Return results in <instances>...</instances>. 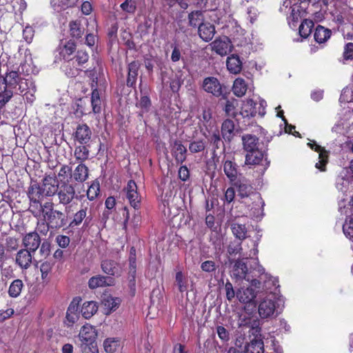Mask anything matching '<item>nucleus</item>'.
Segmentation results:
<instances>
[{"label":"nucleus","instance_id":"obj_53","mask_svg":"<svg viewBox=\"0 0 353 353\" xmlns=\"http://www.w3.org/2000/svg\"><path fill=\"white\" fill-rule=\"evenodd\" d=\"M151 106V101L147 96L141 97L139 102L137 103V107L141 108V113L148 112Z\"/></svg>","mask_w":353,"mask_h":353},{"label":"nucleus","instance_id":"obj_31","mask_svg":"<svg viewBox=\"0 0 353 353\" xmlns=\"http://www.w3.org/2000/svg\"><path fill=\"white\" fill-rule=\"evenodd\" d=\"M264 344L262 339H254L245 347V353H263Z\"/></svg>","mask_w":353,"mask_h":353},{"label":"nucleus","instance_id":"obj_50","mask_svg":"<svg viewBox=\"0 0 353 353\" xmlns=\"http://www.w3.org/2000/svg\"><path fill=\"white\" fill-rule=\"evenodd\" d=\"M200 122L208 130L212 125V112L210 110H203L199 118Z\"/></svg>","mask_w":353,"mask_h":353},{"label":"nucleus","instance_id":"obj_44","mask_svg":"<svg viewBox=\"0 0 353 353\" xmlns=\"http://www.w3.org/2000/svg\"><path fill=\"white\" fill-rule=\"evenodd\" d=\"M72 59H74L75 63L78 66L81 67L88 62L89 59V54L86 51L79 50L77 51V54L72 57Z\"/></svg>","mask_w":353,"mask_h":353},{"label":"nucleus","instance_id":"obj_20","mask_svg":"<svg viewBox=\"0 0 353 353\" xmlns=\"http://www.w3.org/2000/svg\"><path fill=\"white\" fill-rule=\"evenodd\" d=\"M198 33L203 41L208 42L211 41L214 36V26L208 22L200 24L198 28Z\"/></svg>","mask_w":353,"mask_h":353},{"label":"nucleus","instance_id":"obj_7","mask_svg":"<svg viewBox=\"0 0 353 353\" xmlns=\"http://www.w3.org/2000/svg\"><path fill=\"white\" fill-rule=\"evenodd\" d=\"M57 195L59 204L64 206L70 204L77 196L74 187L65 181L60 183Z\"/></svg>","mask_w":353,"mask_h":353},{"label":"nucleus","instance_id":"obj_45","mask_svg":"<svg viewBox=\"0 0 353 353\" xmlns=\"http://www.w3.org/2000/svg\"><path fill=\"white\" fill-rule=\"evenodd\" d=\"M103 304L110 312L115 310L120 304L119 298L108 296L103 300Z\"/></svg>","mask_w":353,"mask_h":353},{"label":"nucleus","instance_id":"obj_63","mask_svg":"<svg viewBox=\"0 0 353 353\" xmlns=\"http://www.w3.org/2000/svg\"><path fill=\"white\" fill-rule=\"evenodd\" d=\"M56 242L62 248H65L68 246L70 240V238L65 235H58L56 237Z\"/></svg>","mask_w":353,"mask_h":353},{"label":"nucleus","instance_id":"obj_30","mask_svg":"<svg viewBox=\"0 0 353 353\" xmlns=\"http://www.w3.org/2000/svg\"><path fill=\"white\" fill-rule=\"evenodd\" d=\"M226 63L228 70L232 73L238 74L242 69V62L239 57L236 54L228 57Z\"/></svg>","mask_w":353,"mask_h":353},{"label":"nucleus","instance_id":"obj_32","mask_svg":"<svg viewBox=\"0 0 353 353\" xmlns=\"http://www.w3.org/2000/svg\"><path fill=\"white\" fill-rule=\"evenodd\" d=\"M98 310V306L95 301H86L83 303L81 308L82 316L85 319L91 318Z\"/></svg>","mask_w":353,"mask_h":353},{"label":"nucleus","instance_id":"obj_25","mask_svg":"<svg viewBox=\"0 0 353 353\" xmlns=\"http://www.w3.org/2000/svg\"><path fill=\"white\" fill-rule=\"evenodd\" d=\"M62 70L65 74L70 78L75 77L79 75L81 70L76 63L74 59H69L65 60L62 65Z\"/></svg>","mask_w":353,"mask_h":353},{"label":"nucleus","instance_id":"obj_8","mask_svg":"<svg viewBox=\"0 0 353 353\" xmlns=\"http://www.w3.org/2000/svg\"><path fill=\"white\" fill-rule=\"evenodd\" d=\"M254 276H258L259 278L260 281H259L260 283L261 281H263V287L268 294L274 293L273 290H276L279 287L277 279L266 274L265 272L264 268L259 264H258L257 267L254 268Z\"/></svg>","mask_w":353,"mask_h":353},{"label":"nucleus","instance_id":"obj_58","mask_svg":"<svg viewBox=\"0 0 353 353\" xmlns=\"http://www.w3.org/2000/svg\"><path fill=\"white\" fill-rule=\"evenodd\" d=\"M40 245L39 254L41 257L46 259L50 253V243L48 241H44Z\"/></svg>","mask_w":353,"mask_h":353},{"label":"nucleus","instance_id":"obj_37","mask_svg":"<svg viewBox=\"0 0 353 353\" xmlns=\"http://www.w3.org/2000/svg\"><path fill=\"white\" fill-rule=\"evenodd\" d=\"M75 43L72 41H68L61 48L60 51V55L63 57L64 60H69V59H72L71 56L75 51Z\"/></svg>","mask_w":353,"mask_h":353},{"label":"nucleus","instance_id":"obj_49","mask_svg":"<svg viewBox=\"0 0 353 353\" xmlns=\"http://www.w3.org/2000/svg\"><path fill=\"white\" fill-rule=\"evenodd\" d=\"M70 31L71 36L77 39L81 38L83 34V30H82L80 24L77 21L70 22Z\"/></svg>","mask_w":353,"mask_h":353},{"label":"nucleus","instance_id":"obj_3","mask_svg":"<svg viewBox=\"0 0 353 353\" xmlns=\"http://www.w3.org/2000/svg\"><path fill=\"white\" fill-rule=\"evenodd\" d=\"M54 203L47 201L40 205V216L48 223L51 229L57 230L64 227L68 222L67 216L59 210L54 209Z\"/></svg>","mask_w":353,"mask_h":353},{"label":"nucleus","instance_id":"obj_21","mask_svg":"<svg viewBox=\"0 0 353 353\" xmlns=\"http://www.w3.org/2000/svg\"><path fill=\"white\" fill-rule=\"evenodd\" d=\"M187 149L181 141H174L172 147V154L176 161L182 163L186 159Z\"/></svg>","mask_w":353,"mask_h":353},{"label":"nucleus","instance_id":"obj_48","mask_svg":"<svg viewBox=\"0 0 353 353\" xmlns=\"http://www.w3.org/2000/svg\"><path fill=\"white\" fill-rule=\"evenodd\" d=\"M120 8L123 12L132 14L137 10V2L135 0H125L121 4Z\"/></svg>","mask_w":353,"mask_h":353},{"label":"nucleus","instance_id":"obj_39","mask_svg":"<svg viewBox=\"0 0 353 353\" xmlns=\"http://www.w3.org/2000/svg\"><path fill=\"white\" fill-rule=\"evenodd\" d=\"M189 24L192 27H199L200 24H203L204 17L203 12L199 10L192 12L188 15Z\"/></svg>","mask_w":353,"mask_h":353},{"label":"nucleus","instance_id":"obj_62","mask_svg":"<svg viewBox=\"0 0 353 353\" xmlns=\"http://www.w3.org/2000/svg\"><path fill=\"white\" fill-rule=\"evenodd\" d=\"M201 268L205 272H212L216 270L215 263L213 261H205L201 263Z\"/></svg>","mask_w":353,"mask_h":353},{"label":"nucleus","instance_id":"obj_42","mask_svg":"<svg viewBox=\"0 0 353 353\" xmlns=\"http://www.w3.org/2000/svg\"><path fill=\"white\" fill-rule=\"evenodd\" d=\"M120 346V341L115 338L106 339L103 342V347L107 353H114Z\"/></svg>","mask_w":353,"mask_h":353},{"label":"nucleus","instance_id":"obj_33","mask_svg":"<svg viewBox=\"0 0 353 353\" xmlns=\"http://www.w3.org/2000/svg\"><path fill=\"white\" fill-rule=\"evenodd\" d=\"M102 271L108 274L114 276L119 272V266L117 263L112 260H103L101 263Z\"/></svg>","mask_w":353,"mask_h":353},{"label":"nucleus","instance_id":"obj_11","mask_svg":"<svg viewBox=\"0 0 353 353\" xmlns=\"http://www.w3.org/2000/svg\"><path fill=\"white\" fill-rule=\"evenodd\" d=\"M212 50L221 56H225L231 52L232 46L227 37L216 39L210 43Z\"/></svg>","mask_w":353,"mask_h":353},{"label":"nucleus","instance_id":"obj_43","mask_svg":"<svg viewBox=\"0 0 353 353\" xmlns=\"http://www.w3.org/2000/svg\"><path fill=\"white\" fill-rule=\"evenodd\" d=\"M206 147V142L203 139H196L190 143L189 150L192 153L203 151Z\"/></svg>","mask_w":353,"mask_h":353},{"label":"nucleus","instance_id":"obj_26","mask_svg":"<svg viewBox=\"0 0 353 353\" xmlns=\"http://www.w3.org/2000/svg\"><path fill=\"white\" fill-rule=\"evenodd\" d=\"M87 210L88 205H85L84 203H82L81 208L74 213L73 219L70 223V226L71 228L79 226L82 223L83 220H85V223H86L88 219V217H87Z\"/></svg>","mask_w":353,"mask_h":353},{"label":"nucleus","instance_id":"obj_2","mask_svg":"<svg viewBox=\"0 0 353 353\" xmlns=\"http://www.w3.org/2000/svg\"><path fill=\"white\" fill-rule=\"evenodd\" d=\"M243 149L246 152L245 164L248 165H262L266 170L270 165L265 150L259 148V138L255 135L246 134L241 138Z\"/></svg>","mask_w":353,"mask_h":353},{"label":"nucleus","instance_id":"obj_9","mask_svg":"<svg viewBox=\"0 0 353 353\" xmlns=\"http://www.w3.org/2000/svg\"><path fill=\"white\" fill-rule=\"evenodd\" d=\"M123 191L130 205L136 210L139 209L141 205V196L137 191L136 183L133 180H130Z\"/></svg>","mask_w":353,"mask_h":353},{"label":"nucleus","instance_id":"obj_52","mask_svg":"<svg viewBox=\"0 0 353 353\" xmlns=\"http://www.w3.org/2000/svg\"><path fill=\"white\" fill-rule=\"evenodd\" d=\"M254 105V102L252 99H248L245 101L242 106V114L243 117H248L249 115H252L254 110L253 106Z\"/></svg>","mask_w":353,"mask_h":353},{"label":"nucleus","instance_id":"obj_64","mask_svg":"<svg viewBox=\"0 0 353 353\" xmlns=\"http://www.w3.org/2000/svg\"><path fill=\"white\" fill-rule=\"evenodd\" d=\"M216 332H217L219 337L223 341H228L229 340V339H230L229 332L224 327L218 326L216 327Z\"/></svg>","mask_w":353,"mask_h":353},{"label":"nucleus","instance_id":"obj_6","mask_svg":"<svg viewBox=\"0 0 353 353\" xmlns=\"http://www.w3.org/2000/svg\"><path fill=\"white\" fill-rule=\"evenodd\" d=\"M42 191V187L37 184L31 185L28 188V196L30 201L29 211L36 218L40 216V205L43 204L41 201L45 196Z\"/></svg>","mask_w":353,"mask_h":353},{"label":"nucleus","instance_id":"obj_59","mask_svg":"<svg viewBox=\"0 0 353 353\" xmlns=\"http://www.w3.org/2000/svg\"><path fill=\"white\" fill-rule=\"evenodd\" d=\"M34 31L31 26H26L23 30V37L25 41L30 43L34 37Z\"/></svg>","mask_w":353,"mask_h":353},{"label":"nucleus","instance_id":"obj_16","mask_svg":"<svg viewBox=\"0 0 353 353\" xmlns=\"http://www.w3.org/2000/svg\"><path fill=\"white\" fill-rule=\"evenodd\" d=\"M41 244V238L36 232H29L23 238V245L26 250L34 253Z\"/></svg>","mask_w":353,"mask_h":353},{"label":"nucleus","instance_id":"obj_17","mask_svg":"<svg viewBox=\"0 0 353 353\" xmlns=\"http://www.w3.org/2000/svg\"><path fill=\"white\" fill-rule=\"evenodd\" d=\"M114 279L110 276L97 275L92 276L88 281V287L94 290L98 288L111 286L114 284Z\"/></svg>","mask_w":353,"mask_h":353},{"label":"nucleus","instance_id":"obj_24","mask_svg":"<svg viewBox=\"0 0 353 353\" xmlns=\"http://www.w3.org/2000/svg\"><path fill=\"white\" fill-rule=\"evenodd\" d=\"M139 67L140 64L138 61H132L128 64V74L126 81V83L128 87H134L135 85Z\"/></svg>","mask_w":353,"mask_h":353},{"label":"nucleus","instance_id":"obj_22","mask_svg":"<svg viewBox=\"0 0 353 353\" xmlns=\"http://www.w3.org/2000/svg\"><path fill=\"white\" fill-rule=\"evenodd\" d=\"M223 169L230 182H234L237 179L238 165L231 160H225L223 163Z\"/></svg>","mask_w":353,"mask_h":353},{"label":"nucleus","instance_id":"obj_4","mask_svg":"<svg viewBox=\"0 0 353 353\" xmlns=\"http://www.w3.org/2000/svg\"><path fill=\"white\" fill-rule=\"evenodd\" d=\"M283 307V301L276 293H268L259 303L258 312L261 319L277 316Z\"/></svg>","mask_w":353,"mask_h":353},{"label":"nucleus","instance_id":"obj_13","mask_svg":"<svg viewBox=\"0 0 353 353\" xmlns=\"http://www.w3.org/2000/svg\"><path fill=\"white\" fill-rule=\"evenodd\" d=\"M59 185L57 183L56 176H46L43 179L42 183V192L44 193L45 196H52L57 193Z\"/></svg>","mask_w":353,"mask_h":353},{"label":"nucleus","instance_id":"obj_56","mask_svg":"<svg viewBox=\"0 0 353 353\" xmlns=\"http://www.w3.org/2000/svg\"><path fill=\"white\" fill-rule=\"evenodd\" d=\"M247 19L249 20L250 24H253L256 20L259 12L256 8L254 7H250L247 9Z\"/></svg>","mask_w":353,"mask_h":353},{"label":"nucleus","instance_id":"obj_46","mask_svg":"<svg viewBox=\"0 0 353 353\" xmlns=\"http://www.w3.org/2000/svg\"><path fill=\"white\" fill-rule=\"evenodd\" d=\"M100 192V185L98 181H94L88 188L87 197L90 201H93Z\"/></svg>","mask_w":353,"mask_h":353},{"label":"nucleus","instance_id":"obj_28","mask_svg":"<svg viewBox=\"0 0 353 353\" xmlns=\"http://www.w3.org/2000/svg\"><path fill=\"white\" fill-rule=\"evenodd\" d=\"M234 123L230 119L225 120L221 126V134L226 141H230L234 135Z\"/></svg>","mask_w":353,"mask_h":353},{"label":"nucleus","instance_id":"obj_60","mask_svg":"<svg viewBox=\"0 0 353 353\" xmlns=\"http://www.w3.org/2000/svg\"><path fill=\"white\" fill-rule=\"evenodd\" d=\"M37 228L38 231L40 232V234L43 235H46L49 230L51 229V227L49 225L47 221H44V219L43 218V220L41 222L39 221L37 223Z\"/></svg>","mask_w":353,"mask_h":353},{"label":"nucleus","instance_id":"obj_36","mask_svg":"<svg viewBox=\"0 0 353 353\" xmlns=\"http://www.w3.org/2000/svg\"><path fill=\"white\" fill-rule=\"evenodd\" d=\"M23 286V283L21 279L14 280L8 289L9 296L12 298L18 297L21 294Z\"/></svg>","mask_w":353,"mask_h":353},{"label":"nucleus","instance_id":"obj_15","mask_svg":"<svg viewBox=\"0 0 353 353\" xmlns=\"http://www.w3.org/2000/svg\"><path fill=\"white\" fill-rule=\"evenodd\" d=\"M307 145L312 150H314V151L319 153V161L316 163L315 167L321 171H325V166L327 163L328 152L324 148L318 145L315 141L308 143Z\"/></svg>","mask_w":353,"mask_h":353},{"label":"nucleus","instance_id":"obj_10","mask_svg":"<svg viewBox=\"0 0 353 353\" xmlns=\"http://www.w3.org/2000/svg\"><path fill=\"white\" fill-rule=\"evenodd\" d=\"M97 333L95 328L89 324L83 325L79 334V338L81 342V345H96L94 343Z\"/></svg>","mask_w":353,"mask_h":353},{"label":"nucleus","instance_id":"obj_14","mask_svg":"<svg viewBox=\"0 0 353 353\" xmlns=\"http://www.w3.org/2000/svg\"><path fill=\"white\" fill-rule=\"evenodd\" d=\"M92 137V131L86 124H80L74 133V140L81 145H87Z\"/></svg>","mask_w":353,"mask_h":353},{"label":"nucleus","instance_id":"obj_29","mask_svg":"<svg viewBox=\"0 0 353 353\" xmlns=\"http://www.w3.org/2000/svg\"><path fill=\"white\" fill-rule=\"evenodd\" d=\"M331 34L330 29L319 25L315 29L314 37L317 43H323L330 38Z\"/></svg>","mask_w":353,"mask_h":353},{"label":"nucleus","instance_id":"obj_55","mask_svg":"<svg viewBox=\"0 0 353 353\" xmlns=\"http://www.w3.org/2000/svg\"><path fill=\"white\" fill-rule=\"evenodd\" d=\"M52 268V263L49 261H44L41 264L40 271L41 272L42 279H45L48 276Z\"/></svg>","mask_w":353,"mask_h":353},{"label":"nucleus","instance_id":"obj_61","mask_svg":"<svg viewBox=\"0 0 353 353\" xmlns=\"http://www.w3.org/2000/svg\"><path fill=\"white\" fill-rule=\"evenodd\" d=\"M343 57L345 60L353 59V43H347L344 47Z\"/></svg>","mask_w":353,"mask_h":353},{"label":"nucleus","instance_id":"obj_23","mask_svg":"<svg viewBox=\"0 0 353 353\" xmlns=\"http://www.w3.org/2000/svg\"><path fill=\"white\" fill-rule=\"evenodd\" d=\"M236 297L243 303H249L254 301L256 293L252 288H241L236 292Z\"/></svg>","mask_w":353,"mask_h":353},{"label":"nucleus","instance_id":"obj_47","mask_svg":"<svg viewBox=\"0 0 353 353\" xmlns=\"http://www.w3.org/2000/svg\"><path fill=\"white\" fill-rule=\"evenodd\" d=\"M175 282L181 292H183L187 290V279L181 271L176 273Z\"/></svg>","mask_w":353,"mask_h":353},{"label":"nucleus","instance_id":"obj_51","mask_svg":"<svg viewBox=\"0 0 353 353\" xmlns=\"http://www.w3.org/2000/svg\"><path fill=\"white\" fill-rule=\"evenodd\" d=\"M343 230L345 235L350 240L353 241V218L347 219L343 225Z\"/></svg>","mask_w":353,"mask_h":353},{"label":"nucleus","instance_id":"obj_12","mask_svg":"<svg viewBox=\"0 0 353 353\" xmlns=\"http://www.w3.org/2000/svg\"><path fill=\"white\" fill-rule=\"evenodd\" d=\"M202 87L205 92L211 93L215 97H218L223 94L222 85L215 77L205 78L203 81Z\"/></svg>","mask_w":353,"mask_h":353},{"label":"nucleus","instance_id":"obj_27","mask_svg":"<svg viewBox=\"0 0 353 353\" xmlns=\"http://www.w3.org/2000/svg\"><path fill=\"white\" fill-rule=\"evenodd\" d=\"M71 176L75 181L81 183L85 181L88 178V168L85 164L80 163L72 172Z\"/></svg>","mask_w":353,"mask_h":353},{"label":"nucleus","instance_id":"obj_1","mask_svg":"<svg viewBox=\"0 0 353 353\" xmlns=\"http://www.w3.org/2000/svg\"><path fill=\"white\" fill-rule=\"evenodd\" d=\"M37 90L32 79H25L17 71H10L5 77H0V108H2L12 97L20 94L25 97L27 102L32 103Z\"/></svg>","mask_w":353,"mask_h":353},{"label":"nucleus","instance_id":"obj_5","mask_svg":"<svg viewBox=\"0 0 353 353\" xmlns=\"http://www.w3.org/2000/svg\"><path fill=\"white\" fill-rule=\"evenodd\" d=\"M254 271L248 272V267L244 259H237L234 261L232 270V276L238 280L245 279L250 283L252 286L256 288H260V282L256 279H254Z\"/></svg>","mask_w":353,"mask_h":353},{"label":"nucleus","instance_id":"obj_38","mask_svg":"<svg viewBox=\"0 0 353 353\" xmlns=\"http://www.w3.org/2000/svg\"><path fill=\"white\" fill-rule=\"evenodd\" d=\"M91 105L93 113L98 114L101 112V100L100 98L99 90L97 88H94L92 90L91 95Z\"/></svg>","mask_w":353,"mask_h":353},{"label":"nucleus","instance_id":"obj_19","mask_svg":"<svg viewBox=\"0 0 353 353\" xmlns=\"http://www.w3.org/2000/svg\"><path fill=\"white\" fill-rule=\"evenodd\" d=\"M32 252L26 250H20L16 255V263L22 269H28L32 263Z\"/></svg>","mask_w":353,"mask_h":353},{"label":"nucleus","instance_id":"obj_54","mask_svg":"<svg viewBox=\"0 0 353 353\" xmlns=\"http://www.w3.org/2000/svg\"><path fill=\"white\" fill-rule=\"evenodd\" d=\"M209 141L210 143L213 145L214 150L216 149H219L220 146L223 144L218 131L213 132Z\"/></svg>","mask_w":353,"mask_h":353},{"label":"nucleus","instance_id":"obj_34","mask_svg":"<svg viewBox=\"0 0 353 353\" xmlns=\"http://www.w3.org/2000/svg\"><path fill=\"white\" fill-rule=\"evenodd\" d=\"M248 89L247 84L244 79L241 78H237L233 83L232 91L238 97H241L246 93Z\"/></svg>","mask_w":353,"mask_h":353},{"label":"nucleus","instance_id":"obj_40","mask_svg":"<svg viewBox=\"0 0 353 353\" xmlns=\"http://www.w3.org/2000/svg\"><path fill=\"white\" fill-rule=\"evenodd\" d=\"M313 27L314 22L312 20L305 19L299 26V34L303 38H307L310 35Z\"/></svg>","mask_w":353,"mask_h":353},{"label":"nucleus","instance_id":"obj_18","mask_svg":"<svg viewBox=\"0 0 353 353\" xmlns=\"http://www.w3.org/2000/svg\"><path fill=\"white\" fill-rule=\"evenodd\" d=\"M238 192L241 198L248 197L253 194V199L255 201H258L259 204H261L262 206L264 205L261 196L259 194H253V188L248 183L241 182L238 185Z\"/></svg>","mask_w":353,"mask_h":353},{"label":"nucleus","instance_id":"obj_57","mask_svg":"<svg viewBox=\"0 0 353 353\" xmlns=\"http://www.w3.org/2000/svg\"><path fill=\"white\" fill-rule=\"evenodd\" d=\"M75 0H52L53 6L64 9L74 4Z\"/></svg>","mask_w":353,"mask_h":353},{"label":"nucleus","instance_id":"obj_41","mask_svg":"<svg viewBox=\"0 0 353 353\" xmlns=\"http://www.w3.org/2000/svg\"><path fill=\"white\" fill-rule=\"evenodd\" d=\"M233 234L239 240H243L247 238V229L245 225L239 223H233L231 225Z\"/></svg>","mask_w":353,"mask_h":353},{"label":"nucleus","instance_id":"obj_35","mask_svg":"<svg viewBox=\"0 0 353 353\" xmlns=\"http://www.w3.org/2000/svg\"><path fill=\"white\" fill-rule=\"evenodd\" d=\"M89 155L88 145H83L75 147L74 156L77 161L83 162L89 159Z\"/></svg>","mask_w":353,"mask_h":353}]
</instances>
